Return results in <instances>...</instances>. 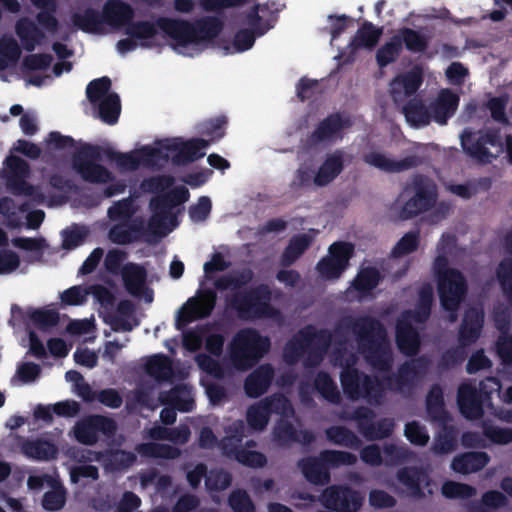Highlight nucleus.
Wrapping results in <instances>:
<instances>
[{"label":"nucleus","instance_id":"obj_14","mask_svg":"<svg viewBox=\"0 0 512 512\" xmlns=\"http://www.w3.org/2000/svg\"><path fill=\"white\" fill-rule=\"evenodd\" d=\"M269 349L267 338L255 331L242 330L230 345V359L236 369L245 370L257 361Z\"/></svg>","mask_w":512,"mask_h":512},{"label":"nucleus","instance_id":"obj_15","mask_svg":"<svg viewBox=\"0 0 512 512\" xmlns=\"http://www.w3.org/2000/svg\"><path fill=\"white\" fill-rule=\"evenodd\" d=\"M268 410L281 415V424L276 436L279 440L287 441L294 437L290 424L285 419L292 414V408L289 402L282 396L273 398L270 401H263L256 406H252L247 411V421L249 426L254 430H262L268 421Z\"/></svg>","mask_w":512,"mask_h":512},{"label":"nucleus","instance_id":"obj_64","mask_svg":"<svg viewBox=\"0 0 512 512\" xmlns=\"http://www.w3.org/2000/svg\"><path fill=\"white\" fill-rule=\"evenodd\" d=\"M230 505L235 512H253V504L247 494L242 491L234 492L230 499Z\"/></svg>","mask_w":512,"mask_h":512},{"label":"nucleus","instance_id":"obj_17","mask_svg":"<svg viewBox=\"0 0 512 512\" xmlns=\"http://www.w3.org/2000/svg\"><path fill=\"white\" fill-rule=\"evenodd\" d=\"M51 57L46 54H31L23 59L21 74L26 85L42 87L52 82V74L61 76L71 70V63L61 62L54 65L50 73Z\"/></svg>","mask_w":512,"mask_h":512},{"label":"nucleus","instance_id":"obj_12","mask_svg":"<svg viewBox=\"0 0 512 512\" xmlns=\"http://www.w3.org/2000/svg\"><path fill=\"white\" fill-rule=\"evenodd\" d=\"M35 6L43 9L38 14V22L45 33L40 31L29 21L21 20L16 26V32L21 40L22 46L25 50L31 51L36 47L41 46L46 35H52L56 32L57 22L52 16L51 12L54 10L53 0H32Z\"/></svg>","mask_w":512,"mask_h":512},{"label":"nucleus","instance_id":"obj_11","mask_svg":"<svg viewBox=\"0 0 512 512\" xmlns=\"http://www.w3.org/2000/svg\"><path fill=\"white\" fill-rule=\"evenodd\" d=\"M345 361V368L341 374V383L344 392L352 398L363 397L367 398L368 401H377L386 388L402 389L400 381L394 383L391 379L381 381L377 379V383L374 385L367 378L362 380L357 371L351 367L354 363V357L350 355Z\"/></svg>","mask_w":512,"mask_h":512},{"label":"nucleus","instance_id":"obj_57","mask_svg":"<svg viewBox=\"0 0 512 512\" xmlns=\"http://www.w3.org/2000/svg\"><path fill=\"white\" fill-rule=\"evenodd\" d=\"M12 242L15 247L30 253L33 259H39L47 248L45 241L42 239L16 238Z\"/></svg>","mask_w":512,"mask_h":512},{"label":"nucleus","instance_id":"obj_7","mask_svg":"<svg viewBox=\"0 0 512 512\" xmlns=\"http://www.w3.org/2000/svg\"><path fill=\"white\" fill-rule=\"evenodd\" d=\"M443 244L438 249L434 261L433 272L437 279V288L442 307L450 312V320L456 319L455 311L466 291L465 281L461 273L448 266Z\"/></svg>","mask_w":512,"mask_h":512},{"label":"nucleus","instance_id":"obj_19","mask_svg":"<svg viewBox=\"0 0 512 512\" xmlns=\"http://www.w3.org/2000/svg\"><path fill=\"white\" fill-rule=\"evenodd\" d=\"M110 80L106 77L92 81L87 89L89 101L98 107L99 117L107 124H114L120 114V101L109 91Z\"/></svg>","mask_w":512,"mask_h":512},{"label":"nucleus","instance_id":"obj_46","mask_svg":"<svg viewBox=\"0 0 512 512\" xmlns=\"http://www.w3.org/2000/svg\"><path fill=\"white\" fill-rule=\"evenodd\" d=\"M148 375L156 380L168 379L172 375V366L170 360L164 355H153L149 357L145 364Z\"/></svg>","mask_w":512,"mask_h":512},{"label":"nucleus","instance_id":"obj_24","mask_svg":"<svg viewBox=\"0 0 512 512\" xmlns=\"http://www.w3.org/2000/svg\"><path fill=\"white\" fill-rule=\"evenodd\" d=\"M327 338L325 332L317 333L309 327L287 344L284 358L288 363H292L297 356L304 357L307 354L308 358H311L315 354L318 359V352L325 345Z\"/></svg>","mask_w":512,"mask_h":512},{"label":"nucleus","instance_id":"obj_36","mask_svg":"<svg viewBox=\"0 0 512 512\" xmlns=\"http://www.w3.org/2000/svg\"><path fill=\"white\" fill-rule=\"evenodd\" d=\"M206 338V349L215 356H219L222 351L223 339L219 335H207L204 327L193 329L183 336V345L189 351L197 350L203 338Z\"/></svg>","mask_w":512,"mask_h":512},{"label":"nucleus","instance_id":"obj_60","mask_svg":"<svg viewBox=\"0 0 512 512\" xmlns=\"http://www.w3.org/2000/svg\"><path fill=\"white\" fill-rule=\"evenodd\" d=\"M212 203L209 197L201 196L196 203L190 206L189 217L197 223L207 219L211 212Z\"/></svg>","mask_w":512,"mask_h":512},{"label":"nucleus","instance_id":"obj_38","mask_svg":"<svg viewBox=\"0 0 512 512\" xmlns=\"http://www.w3.org/2000/svg\"><path fill=\"white\" fill-rule=\"evenodd\" d=\"M382 35V29L371 23L363 24L348 45L349 57L359 50H372Z\"/></svg>","mask_w":512,"mask_h":512},{"label":"nucleus","instance_id":"obj_8","mask_svg":"<svg viewBox=\"0 0 512 512\" xmlns=\"http://www.w3.org/2000/svg\"><path fill=\"white\" fill-rule=\"evenodd\" d=\"M265 11L266 8L264 6H256L253 11L242 20L232 43L219 40L218 37L221 33L219 32L213 44L207 49H218L223 55L236 54L249 50L254 45L255 38L262 36L271 28V24L265 17ZM216 19L221 23L220 31H222V22L218 18Z\"/></svg>","mask_w":512,"mask_h":512},{"label":"nucleus","instance_id":"obj_42","mask_svg":"<svg viewBox=\"0 0 512 512\" xmlns=\"http://www.w3.org/2000/svg\"><path fill=\"white\" fill-rule=\"evenodd\" d=\"M488 463L485 453H467L454 458L451 468L462 474H469L482 469Z\"/></svg>","mask_w":512,"mask_h":512},{"label":"nucleus","instance_id":"obj_34","mask_svg":"<svg viewBox=\"0 0 512 512\" xmlns=\"http://www.w3.org/2000/svg\"><path fill=\"white\" fill-rule=\"evenodd\" d=\"M363 161L374 168L389 173L401 172L414 164L412 157L395 160L386 153L377 150H371L366 153L363 156Z\"/></svg>","mask_w":512,"mask_h":512},{"label":"nucleus","instance_id":"obj_61","mask_svg":"<svg viewBox=\"0 0 512 512\" xmlns=\"http://www.w3.org/2000/svg\"><path fill=\"white\" fill-rule=\"evenodd\" d=\"M88 235L85 227L75 226L62 233L63 247L65 249H73L80 245Z\"/></svg>","mask_w":512,"mask_h":512},{"label":"nucleus","instance_id":"obj_4","mask_svg":"<svg viewBox=\"0 0 512 512\" xmlns=\"http://www.w3.org/2000/svg\"><path fill=\"white\" fill-rule=\"evenodd\" d=\"M251 279V272L244 271L240 275L224 276L215 281V287L220 292H226L230 306L235 308L243 318L269 317L273 314L268 305L270 293L266 287H261L249 295L239 298L243 284Z\"/></svg>","mask_w":512,"mask_h":512},{"label":"nucleus","instance_id":"obj_25","mask_svg":"<svg viewBox=\"0 0 512 512\" xmlns=\"http://www.w3.org/2000/svg\"><path fill=\"white\" fill-rule=\"evenodd\" d=\"M436 189L431 182H425L412 192L406 189L396 201L403 217H410L428 209L435 201Z\"/></svg>","mask_w":512,"mask_h":512},{"label":"nucleus","instance_id":"obj_50","mask_svg":"<svg viewBox=\"0 0 512 512\" xmlns=\"http://www.w3.org/2000/svg\"><path fill=\"white\" fill-rule=\"evenodd\" d=\"M300 467L306 479L312 483H323L328 479L326 468L316 459H305Z\"/></svg>","mask_w":512,"mask_h":512},{"label":"nucleus","instance_id":"obj_58","mask_svg":"<svg viewBox=\"0 0 512 512\" xmlns=\"http://www.w3.org/2000/svg\"><path fill=\"white\" fill-rule=\"evenodd\" d=\"M311 240L312 235L307 233L294 237L284 253V260L294 261L307 248Z\"/></svg>","mask_w":512,"mask_h":512},{"label":"nucleus","instance_id":"obj_30","mask_svg":"<svg viewBox=\"0 0 512 512\" xmlns=\"http://www.w3.org/2000/svg\"><path fill=\"white\" fill-rule=\"evenodd\" d=\"M161 403L167 407L161 411L160 417L164 423L169 424L175 421V409L183 412L192 410L194 398L190 387L181 385L175 387L167 397H161Z\"/></svg>","mask_w":512,"mask_h":512},{"label":"nucleus","instance_id":"obj_10","mask_svg":"<svg viewBox=\"0 0 512 512\" xmlns=\"http://www.w3.org/2000/svg\"><path fill=\"white\" fill-rule=\"evenodd\" d=\"M90 294L95 302L100 305V312L104 314V320L115 331H130L138 325V320L133 313V305L129 301H122L118 304L115 314H110L114 302L113 292L101 285L90 287Z\"/></svg>","mask_w":512,"mask_h":512},{"label":"nucleus","instance_id":"obj_35","mask_svg":"<svg viewBox=\"0 0 512 512\" xmlns=\"http://www.w3.org/2000/svg\"><path fill=\"white\" fill-rule=\"evenodd\" d=\"M459 103V97L448 89L439 92L437 98L430 105L432 120L440 125H444L456 111Z\"/></svg>","mask_w":512,"mask_h":512},{"label":"nucleus","instance_id":"obj_44","mask_svg":"<svg viewBox=\"0 0 512 512\" xmlns=\"http://www.w3.org/2000/svg\"><path fill=\"white\" fill-rule=\"evenodd\" d=\"M272 370L269 366H261L255 370L245 383V390L248 396L258 397L269 386Z\"/></svg>","mask_w":512,"mask_h":512},{"label":"nucleus","instance_id":"obj_5","mask_svg":"<svg viewBox=\"0 0 512 512\" xmlns=\"http://www.w3.org/2000/svg\"><path fill=\"white\" fill-rule=\"evenodd\" d=\"M228 266L227 253L224 251L213 252L210 259L204 263V279L200 284L199 290L194 297L186 301L177 313L176 324L178 328H181L190 321L210 314L215 304L216 295L213 290L206 287L207 282L214 279L215 273L226 270Z\"/></svg>","mask_w":512,"mask_h":512},{"label":"nucleus","instance_id":"obj_9","mask_svg":"<svg viewBox=\"0 0 512 512\" xmlns=\"http://www.w3.org/2000/svg\"><path fill=\"white\" fill-rule=\"evenodd\" d=\"M360 327V349L365 359L377 370L383 372L390 361L386 334L381 325L371 319L364 320Z\"/></svg>","mask_w":512,"mask_h":512},{"label":"nucleus","instance_id":"obj_20","mask_svg":"<svg viewBox=\"0 0 512 512\" xmlns=\"http://www.w3.org/2000/svg\"><path fill=\"white\" fill-rule=\"evenodd\" d=\"M342 168L343 154L335 152L326 157L316 173L311 164H302L297 170L295 181L299 185L313 182L316 186H324L333 181L340 174Z\"/></svg>","mask_w":512,"mask_h":512},{"label":"nucleus","instance_id":"obj_63","mask_svg":"<svg viewBox=\"0 0 512 512\" xmlns=\"http://www.w3.org/2000/svg\"><path fill=\"white\" fill-rule=\"evenodd\" d=\"M497 275L503 290L512 299V259H505L500 264Z\"/></svg>","mask_w":512,"mask_h":512},{"label":"nucleus","instance_id":"obj_32","mask_svg":"<svg viewBox=\"0 0 512 512\" xmlns=\"http://www.w3.org/2000/svg\"><path fill=\"white\" fill-rule=\"evenodd\" d=\"M322 502L327 508L342 512H355L361 506L362 497L347 489L333 487L324 492Z\"/></svg>","mask_w":512,"mask_h":512},{"label":"nucleus","instance_id":"obj_21","mask_svg":"<svg viewBox=\"0 0 512 512\" xmlns=\"http://www.w3.org/2000/svg\"><path fill=\"white\" fill-rule=\"evenodd\" d=\"M460 140L463 150L481 162H489L502 152V143L496 136L465 130Z\"/></svg>","mask_w":512,"mask_h":512},{"label":"nucleus","instance_id":"obj_48","mask_svg":"<svg viewBox=\"0 0 512 512\" xmlns=\"http://www.w3.org/2000/svg\"><path fill=\"white\" fill-rule=\"evenodd\" d=\"M190 432L187 426L181 425L175 430L155 427L149 431V437L154 440H168L176 444H183L189 438Z\"/></svg>","mask_w":512,"mask_h":512},{"label":"nucleus","instance_id":"obj_53","mask_svg":"<svg viewBox=\"0 0 512 512\" xmlns=\"http://www.w3.org/2000/svg\"><path fill=\"white\" fill-rule=\"evenodd\" d=\"M400 49V38L395 35L389 42H387L377 51V63L383 67L393 62L397 58Z\"/></svg>","mask_w":512,"mask_h":512},{"label":"nucleus","instance_id":"obj_2","mask_svg":"<svg viewBox=\"0 0 512 512\" xmlns=\"http://www.w3.org/2000/svg\"><path fill=\"white\" fill-rule=\"evenodd\" d=\"M222 127L223 121H210L201 127V132L208 137L207 139H166L141 146L128 153L113 152L110 154V160L122 172L134 171L140 167H162L169 158L175 164L188 163L203 157L208 145L223 136Z\"/></svg>","mask_w":512,"mask_h":512},{"label":"nucleus","instance_id":"obj_33","mask_svg":"<svg viewBox=\"0 0 512 512\" xmlns=\"http://www.w3.org/2000/svg\"><path fill=\"white\" fill-rule=\"evenodd\" d=\"M235 434L227 436L221 443L223 450L227 454H234L238 462L250 467H262L266 463L263 454L251 450L234 451L235 444L240 441L238 437L239 430H243L242 423L234 424Z\"/></svg>","mask_w":512,"mask_h":512},{"label":"nucleus","instance_id":"obj_47","mask_svg":"<svg viewBox=\"0 0 512 512\" xmlns=\"http://www.w3.org/2000/svg\"><path fill=\"white\" fill-rule=\"evenodd\" d=\"M406 121L414 128H421L426 126L431 117V112H427L426 108L419 101H413L409 103L405 109Z\"/></svg>","mask_w":512,"mask_h":512},{"label":"nucleus","instance_id":"obj_56","mask_svg":"<svg viewBox=\"0 0 512 512\" xmlns=\"http://www.w3.org/2000/svg\"><path fill=\"white\" fill-rule=\"evenodd\" d=\"M140 454L151 457L174 458L178 455V450L170 445L147 443L138 448Z\"/></svg>","mask_w":512,"mask_h":512},{"label":"nucleus","instance_id":"obj_59","mask_svg":"<svg viewBox=\"0 0 512 512\" xmlns=\"http://www.w3.org/2000/svg\"><path fill=\"white\" fill-rule=\"evenodd\" d=\"M476 493L469 485L448 481L442 486V494L447 498H468Z\"/></svg>","mask_w":512,"mask_h":512},{"label":"nucleus","instance_id":"obj_37","mask_svg":"<svg viewBox=\"0 0 512 512\" xmlns=\"http://www.w3.org/2000/svg\"><path fill=\"white\" fill-rule=\"evenodd\" d=\"M422 83V69L414 67L409 72L394 79L391 84V91L396 101H402L405 97L413 94Z\"/></svg>","mask_w":512,"mask_h":512},{"label":"nucleus","instance_id":"obj_27","mask_svg":"<svg viewBox=\"0 0 512 512\" xmlns=\"http://www.w3.org/2000/svg\"><path fill=\"white\" fill-rule=\"evenodd\" d=\"M0 214L3 216L6 225L10 228H18L23 225V219L26 220L28 228H37L44 219V212L35 210L28 212L24 204H16L10 198H4L0 201Z\"/></svg>","mask_w":512,"mask_h":512},{"label":"nucleus","instance_id":"obj_22","mask_svg":"<svg viewBox=\"0 0 512 512\" xmlns=\"http://www.w3.org/2000/svg\"><path fill=\"white\" fill-rule=\"evenodd\" d=\"M500 383L496 378H488L480 384V394L468 384L462 385L458 393V406L461 413L468 419L477 418L481 412V400L483 397H489L493 392L499 394Z\"/></svg>","mask_w":512,"mask_h":512},{"label":"nucleus","instance_id":"obj_55","mask_svg":"<svg viewBox=\"0 0 512 512\" xmlns=\"http://www.w3.org/2000/svg\"><path fill=\"white\" fill-rule=\"evenodd\" d=\"M88 295H90V288L73 286L63 291L60 298L63 305L79 306L86 302Z\"/></svg>","mask_w":512,"mask_h":512},{"label":"nucleus","instance_id":"obj_23","mask_svg":"<svg viewBox=\"0 0 512 512\" xmlns=\"http://www.w3.org/2000/svg\"><path fill=\"white\" fill-rule=\"evenodd\" d=\"M27 175L28 167L26 163L12 155L7 158L0 172V177L6 181L7 185L16 195L30 196L38 203L44 202L42 194H39L35 188L26 184L25 179Z\"/></svg>","mask_w":512,"mask_h":512},{"label":"nucleus","instance_id":"obj_43","mask_svg":"<svg viewBox=\"0 0 512 512\" xmlns=\"http://www.w3.org/2000/svg\"><path fill=\"white\" fill-rule=\"evenodd\" d=\"M483 320V313L478 308H473L465 314L460 330V338L463 344L474 341L480 332Z\"/></svg>","mask_w":512,"mask_h":512},{"label":"nucleus","instance_id":"obj_52","mask_svg":"<svg viewBox=\"0 0 512 512\" xmlns=\"http://www.w3.org/2000/svg\"><path fill=\"white\" fill-rule=\"evenodd\" d=\"M420 238L417 232L406 233L393 247L391 255L393 258H401L414 252L419 245Z\"/></svg>","mask_w":512,"mask_h":512},{"label":"nucleus","instance_id":"obj_39","mask_svg":"<svg viewBox=\"0 0 512 512\" xmlns=\"http://www.w3.org/2000/svg\"><path fill=\"white\" fill-rule=\"evenodd\" d=\"M399 481L404 485L405 492L410 495H425L432 493L427 482V475L416 470H404L399 473Z\"/></svg>","mask_w":512,"mask_h":512},{"label":"nucleus","instance_id":"obj_31","mask_svg":"<svg viewBox=\"0 0 512 512\" xmlns=\"http://www.w3.org/2000/svg\"><path fill=\"white\" fill-rule=\"evenodd\" d=\"M126 290L146 303L153 301V292L145 286L146 272L134 263H127L121 270Z\"/></svg>","mask_w":512,"mask_h":512},{"label":"nucleus","instance_id":"obj_45","mask_svg":"<svg viewBox=\"0 0 512 512\" xmlns=\"http://www.w3.org/2000/svg\"><path fill=\"white\" fill-rule=\"evenodd\" d=\"M20 54L21 50L14 38L2 37L0 39V71L12 69Z\"/></svg>","mask_w":512,"mask_h":512},{"label":"nucleus","instance_id":"obj_3","mask_svg":"<svg viewBox=\"0 0 512 512\" xmlns=\"http://www.w3.org/2000/svg\"><path fill=\"white\" fill-rule=\"evenodd\" d=\"M144 193L153 194L150 202L151 217L149 231L158 236H165L178 224L180 206L189 199V191L184 186L174 185L169 176H155L144 180L140 186Z\"/></svg>","mask_w":512,"mask_h":512},{"label":"nucleus","instance_id":"obj_40","mask_svg":"<svg viewBox=\"0 0 512 512\" xmlns=\"http://www.w3.org/2000/svg\"><path fill=\"white\" fill-rule=\"evenodd\" d=\"M362 460L371 465H378L382 462L387 464H393L402 457H404V451L396 446H387L381 454L379 448L375 445L366 447L361 453Z\"/></svg>","mask_w":512,"mask_h":512},{"label":"nucleus","instance_id":"obj_29","mask_svg":"<svg viewBox=\"0 0 512 512\" xmlns=\"http://www.w3.org/2000/svg\"><path fill=\"white\" fill-rule=\"evenodd\" d=\"M115 431L113 420L103 416H94L78 421L72 433L75 439L85 445H92L98 439V433L110 435Z\"/></svg>","mask_w":512,"mask_h":512},{"label":"nucleus","instance_id":"obj_13","mask_svg":"<svg viewBox=\"0 0 512 512\" xmlns=\"http://www.w3.org/2000/svg\"><path fill=\"white\" fill-rule=\"evenodd\" d=\"M432 295V289L431 287H428L421 296V305L416 315L411 316V313L407 312L398 320L396 326V342L398 348L404 354H413L418 349L419 337L415 324L422 323L428 317Z\"/></svg>","mask_w":512,"mask_h":512},{"label":"nucleus","instance_id":"obj_51","mask_svg":"<svg viewBox=\"0 0 512 512\" xmlns=\"http://www.w3.org/2000/svg\"><path fill=\"white\" fill-rule=\"evenodd\" d=\"M66 331L84 341H91L96 338L93 319L72 320L69 322Z\"/></svg>","mask_w":512,"mask_h":512},{"label":"nucleus","instance_id":"obj_54","mask_svg":"<svg viewBox=\"0 0 512 512\" xmlns=\"http://www.w3.org/2000/svg\"><path fill=\"white\" fill-rule=\"evenodd\" d=\"M396 35L400 38V43L403 42L406 48L412 52H421L426 47V38L413 30L404 29Z\"/></svg>","mask_w":512,"mask_h":512},{"label":"nucleus","instance_id":"obj_16","mask_svg":"<svg viewBox=\"0 0 512 512\" xmlns=\"http://www.w3.org/2000/svg\"><path fill=\"white\" fill-rule=\"evenodd\" d=\"M93 151L84 148L73 158V167L86 181L110 185L105 189V195L111 197L124 191L126 184L120 180H114L112 173L100 164L93 161Z\"/></svg>","mask_w":512,"mask_h":512},{"label":"nucleus","instance_id":"obj_26","mask_svg":"<svg viewBox=\"0 0 512 512\" xmlns=\"http://www.w3.org/2000/svg\"><path fill=\"white\" fill-rule=\"evenodd\" d=\"M354 247L348 242H337L330 246L329 254L322 259L317 269L324 279H336L348 266Z\"/></svg>","mask_w":512,"mask_h":512},{"label":"nucleus","instance_id":"obj_62","mask_svg":"<svg viewBox=\"0 0 512 512\" xmlns=\"http://www.w3.org/2000/svg\"><path fill=\"white\" fill-rule=\"evenodd\" d=\"M126 260V254L118 249H114L108 252L105 258V267L111 274H121V270Z\"/></svg>","mask_w":512,"mask_h":512},{"label":"nucleus","instance_id":"obj_18","mask_svg":"<svg viewBox=\"0 0 512 512\" xmlns=\"http://www.w3.org/2000/svg\"><path fill=\"white\" fill-rule=\"evenodd\" d=\"M134 212L135 206L131 198L115 202L108 209V217L115 223L109 231V239L112 242L126 244L138 237V226L135 221L130 220Z\"/></svg>","mask_w":512,"mask_h":512},{"label":"nucleus","instance_id":"obj_28","mask_svg":"<svg viewBox=\"0 0 512 512\" xmlns=\"http://www.w3.org/2000/svg\"><path fill=\"white\" fill-rule=\"evenodd\" d=\"M27 485L31 490L49 488L44 494L42 505L46 510L56 511L65 504V491L58 478L50 475L30 476Z\"/></svg>","mask_w":512,"mask_h":512},{"label":"nucleus","instance_id":"obj_41","mask_svg":"<svg viewBox=\"0 0 512 512\" xmlns=\"http://www.w3.org/2000/svg\"><path fill=\"white\" fill-rule=\"evenodd\" d=\"M21 450L25 456L39 461L52 460L58 453V449L53 443L43 439L26 442L22 445Z\"/></svg>","mask_w":512,"mask_h":512},{"label":"nucleus","instance_id":"obj_6","mask_svg":"<svg viewBox=\"0 0 512 512\" xmlns=\"http://www.w3.org/2000/svg\"><path fill=\"white\" fill-rule=\"evenodd\" d=\"M131 7L121 1H108L102 11L101 17L92 9L75 14L72 18L75 27L93 34L106 33L107 27L112 31H118L130 24L133 18Z\"/></svg>","mask_w":512,"mask_h":512},{"label":"nucleus","instance_id":"obj_49","mask_svg":"<svg viewBox=\"0 0 512 512\" xmlns=\"http://www.w3.org/2000/svg\"><path fill=\"white\" fill-rule=\"evenodd\" d=\"M380 279V273L375 267H365L357 275L353 288L360 294H364L376 287Z\"/></svg>","mask_w":512,"mask_h":512},{"label":"nucleus","instance_id":"obj_1","mask_svg":"<svg viewBox=\"0 0 512 512\" xmlns=\"http://www.w3.org/2000/svg\"><path fill=\"white\" fill-rule=\"evenodd\" d=\"M221 30L215 17L196 22L159 18L155 22L139 21L126 26L124 37L116 44L117 52L125 55L136 49L159 48L169 37L172 49L179 55L195 57L210 47Z\"/></svg>","mask_w":512,"mask_h":512}]
</instances>
